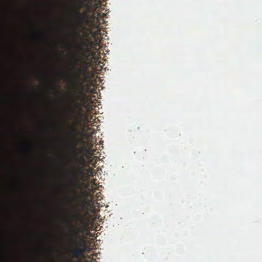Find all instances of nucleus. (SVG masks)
<instances>
[{
	"mask_svg": "<svg viewBox=\"0 0 262 262\" xmlns=\"http://www.w3.org/2000/svg\"><path fill=\"white\" fill-rule=\"evenodd\" d=\"M81 229V228H77L74 236L70 238L71 242L70 252L72 257L77 259L79 257L85 258L86 257L84 253L90 252L91 250L86 241L78 234Z\"/></svg>",
	"mask_w": 262,
	"mask_h": 262,
	"instance_id": "nucleus-1",
	"label": "nucleus"
},
{
	"mask_svg": "<svg viewBox=\"0 0 262 262\" xmlns=\"http://www.w3.org/2000/svg\"><path fill=\"white\" fill-rule=\"evenodd\" d=\"M79 50L81 53L80 55L78 53H76L74 58V64L73 66V69L75 72V79L77 80H80L79 75L84 73L85 75V72L87 71L86 67L82 68L81 66L77 67L79 64H81L82 62V59L83 57L87 56L88 54L90 51V49L89 47V45L87 42L82 41L80 45H79Z\"/></svg>",
	"mask_w": 262,
	"mask_h": 262,
	"instance_id": "nucleus-2",
	"label": "nucleus"
},
{
	"mask_svg": "<svg viewBox=\"0 0 262 262\" xmlns=\"http://www.w3.org/2000/svg\"><path fill=\"white\" fill-rule=\"evenodd\" d=\"M76 90L75 95H74V99L71 103V111L73 113L76 114V116L81 119L82 115L77 112L82 111V104L81 103H85L90 99L85 94L83 85L81 84L79 87L75 86Z\"/></svg>",
	"mask_w": 262,
	"mask_h": 262,
	"instance_id": "nucleus-3",
	"label": "nucleus"
},
{
	"mask_svg": "<svg viewBox=\"0 0 262 262\" xmlns=\"http://www.w3.org/2000/svg\"><path fill=\"white\" fill-rule=\"evenodd\" d=\"M87 0H79L76 1L75 6L76 9L74 10V17L76 20L78 21V24L76 26V29H78L79 27H82L83 29L85 28L84 25L88 23V18L87 17L86 13H80L79 9L83 7H88L86 4Z\"/></svg>",
	"mask_w": 262,
	"mask_h": 262,
	"instance_id": "nucleus-4",
	"label": "nucleus"
},
{
	"mask_svg": "<svg viewBox=\"0 0 262 262\" xmlns=\"http://www.w3.org/2000/svg\"><path fill=\"white\" fill-rule=\"evenodd\" d=\"M79 141V139L77 138L76 137L75 134H74L73 137L71 140L70 143V150L75 154H77L78 149L77 148V145L78 142Z\"/></svg>",
	"mask_w": 262,
	"mask_h": 262,
	"instance_id": "nucleus-5",
	"label": "nucleus"
},
{
	"mask_svg": "<svg viewBox=\"0 0 262 262\" xmlns=\"http://www.w3.org/2000/svg\"><path fill=\"white\" fill-rule=\"evenodd\" d=\"M74 194L75 196V200L77 203V206H84L85 200L82 198L81 196L77 194L75 191H74Z\"/></svg>",
	"mask_w": 262,
	"mask_h": 262,
	"instance_id": "nucleus-6",
	"label": "nucleus"
},
{
	"mask_svg": "<svg viewBox=\"0 0 262 262\" xmlns=\"http://www.w3.org/2000/svg\"><path fill=\"white\" fill-rule=\"evenodd\" d=\"M73 218L76 221H80L81 223H83L84 221V218L79 211H76L75 214L73 216Z\"/></svg>",
	"mask_w": 262,
	"mask_h": 262,
	"instance_id": "nucleus-7",
	"label": "nucleus"
},
{
	"mask_svg": "<svg viewBox=\"0 0 262 262\" xmlns=\"http://www.w3.org/2000/svg\"><path fill=\"white\" fill-rule=\"evenodd\" d=\"M71 178L72 179L76 181V186L78 187H80V183L78 181V178L75 171H73L71 172Z\"/></svg>",
	"mask_w": 262,
	"mask_h": 262,
	"instance_id": "nucleus-8",
	"label": "nucleus"
},
{
	"mask_svg": "<svg viewBox=\"0 0 262 262\" xmlns=\"http://www.w3.org/2000/svg\"><path fill=\"white\" fill-rule=\"evenodd\" d=\"M96 172L94 169L91 167H89L88 169V175L89 178H92L95 176Z\"/></svg>",
	"mask_w": 262,
	"mask_h": 262,
	"instance_id": "nucleus-9",
	"label": "nucleus"
},
{
	"mask_svg": "<svg viewBox=\"0 0 262 262\" xmlns=\"http://www.w3.org/2000/svg\"><path fill=\"white\" fill-rule=\"evenodd\" d=\"M24 149L27 151L29 152L31 149V145L29 142H25L24 144Z\"/></svg>",
	"mask_w": 262,
	"mask_h": 262,
	"instance_id": "nucleus-10",
	"label": "nucleus"
},
{
	"mask_svg": "<svg viewBox=\"0 0 262 262\" xmlns=\"http://www.w3.org/2000/svg\"><path fill=\"white\" fill-rule=\"evenodd\" d=\"M76 161L79 163H82L84 161V159L83 158V157L81 156L79 158H77L76 159Z\"/></svg>",
	"mask_w": 262,
	"mask_h": 262,
	"instance_id": "nucleus-11",
	"label": "nucleus"
},
{
	"mask_svg": "<svg viewBox=\"0 0 262 262\" xmlns=\"http://www.w3.org/2000/svg\"><path fill=\"white\" fill-rule=\"evenodd\" d=\"M90 193L91 192L90 191H88L87 190H85L83 192V194L85 195V196H89L90 195Z\"/></svg>",
	"mask_w": 262,
	"mask_h": 262,
	"instance_id": "nucleus-12",
	"label": "nucleus"
},
{
	"mask_svg": "<svg viewBox=\"0 0 262 262\" xmlns=\"http://www.w3.org/2000/svg\"><path fill=\"white\" fill-rule=\"evenodd\" d=\"M97 179H94L93 180H92V183L93 185L94 186H97Z\"/></svg>",
	"mask_w": 262,
	"mask_h": 262,
	"instance_id": "nucleus-13",
	"label": "nucleus"
},
{
	"mask_svg": "<svg viewBox=\"0 0 262 262\" xmlns=\"http://www.w3.org/2000/svg\"><path fill=\"white\" fill-rule=\"evenodd\" d=\"M75 35H76V36L77 37H80V34H79L78 32H77V31H76V33H75Z\"/></svg>",
	"mask_w": 262,
	"mask_h": 262,
	"instance_id": "nucleus-14",
	"label": "nucleus"
},
{
	"mask_svg": "<svg viewBox=\"0 0 262 262\" xmlns=\"http://www.w3.org/2000/svg\"><path fill=\"white\" fill-rule=\"evenodd\" d=\"M37 34H39L40 35H41V37H43V35H44V34H43V33H37Z\"/></svg>",
	"mask_w": 262,
	"mask_h": 262,
	"instance_id": "nucleus-15",
	"label": "nucleus"
},
{
	"mask_svg": "<svg viewBox=\"0 0 262 262\" xmlns=\"http://www.w3.org/2000/svg\"><path fill=\"white\" fill-rule=\"evenodd\" d=\"M76 129H74V132L75 133V132H76Z\"/></svg>",
	"mask_w": 262,
	"mask_h": 262,
	"instance_id": "nucleus-16",
	"label": "nucleus"
}]
</instances>
